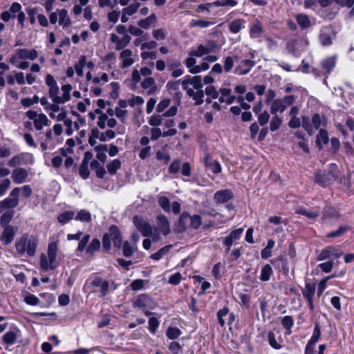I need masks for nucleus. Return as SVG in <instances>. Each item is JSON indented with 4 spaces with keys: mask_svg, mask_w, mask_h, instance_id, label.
Segmentation results:
<instances>
[{
    "mask_svg": "<svg viewBox=\"0 0 354 354\" xmlns=\"http://www.w3.org/2000/svg\"><path fill=\"white\" fill-rule=\"evenodd\" d=\"M75 212L73 211H65L63 213L60 214L58 217L57 220L58 221L62 224L64 225L69 222L71 220L75 218Z\"/></svg>",
    "mask_w": 354,
    "mask_h": 354,
    "instance_id": "c85d7f7f",
    "label": "nucleus"
},
{
    "mask_svg": "<svg viewBox=\"0 0 354 354\" xmlns=\"http://www.w3.org/2000/svg\"><path fill=\"white\" fill-rule=\"evenodd\" d=\"M205 163L206 167L214 174H218L221 171V165L217 160H212L207 158Z\"/></svg>",
    "mask_w": 354,
    "mask_h": 354,
    "instance_id": "2f4dec72",
    "label": "nucleus"
},
{
    "mask_svg": "<svg viewBox=\"0 0 354 354\" xmlns=\"http://www.w3.org/2000/svg\"><path fill=\"white\" fill-rule=\"evenodd\" d=\"M38 240L32 236L24 234L15 242V248L20 256L33 257L35 255Z\"/></svg>",
    "mask_w": 354,
    "mask_h": 354,
    "instance_id": "f03ea898",
    "label": "nucleus"
},
{
    "mask_svg": "<svg viewBox=\"0 0 354 354\" xmlns=\"http://www.w3.org/2000/svg\"><path fill=\"white\" fill-rule=\"evenodd\" d=\"M194 56H191L187 57L185 60V66H187V68L189 69V72L190 73L192 74V69H195V67L197 66V65H196V60L194 57H193Z\"/></svg>",
    "mask_w": 354,
    "mask_h": 354,
    "instance_id": "e2e57ef3",
    "label": "nucleus"
},
{
    "mask_svg": "<svg viewBox=\"0 0 354 354\" xmlns=\"http://www.w3.org/2000/svg\"><path fill=\"white\" fill-rule=\"evenodd\" d=\"M335 65V59L334 57H328L322 62V66L326 72L330 73Z\"/></svg>",
    "mask_w": 354,
    "mask_h": 354,
    "instance_id": "09e8293b",
    "label": "nucleus"
},
{
    "mask_svg": "<svg viewBox=\"0 0 354 354\" xmlns=\"http://www.w3.org/2000/svg\"><path fill=\"white\" fill-rule=\"evenodd\" d=\"M72 86L69 84H64L62 86L61 91L62 92V95L59 96V104H64L71 99V91H72Z\"/></svg>",
    "mask_w": 354,
    "mask_h": 354,
    "instance_id": "b1692460",
    "label": "nucleus"
},
{
    "mask_svg": "<svg viewBox=\"0 0 354 354\" xmlns=\"http://www.w3.org/2000/svg\"><path fill=\"white\" fill-rule=\"evenodd\" d=\"M121 161L119 159H114L106 165L109 174L113 175L121 167Z\"/></svg>",
    "mask_w": 354,
    "mask_h": 354,
    "instance_id": "c9c22d12",
    "label": "nucleus"
},
{
    "mask_svg": "<svg viewBox=\"0 0 354 354\" xmlns=\"http://www.w3.org/2000/svg\"><path fill=\"white\" fill-rule=\"evenodd\" d=\"M321 335L320 327L318 324L315 326L313 335L308 344L315 345L319 340Z\"/></svg>",
    "mask_w": 354,
    "mask_h": 354,
    "instance_id": "603ef678",
    "label": "nucleus"
},
{
    "mask_svg": "<svg viewBox=\"0 0 354 354\" xmlns=\"http://www.w3.org/2000/svg\"><path fill=\"white\" fill-rule=\"evenodd\" d=\"M13 216L12 212L7 211L4 212L0 219V223L3 225H7V224L11 221Z\"/></svg>",
    "mask_w": 354,
    "mask_h": 354,
    "instance_id": "774afa93",
    "label": "nucleus"
},
{
    "mask_svg": "<svg viewBox=\"0 0 354 354\" xmlns=\"http://www.w3.org/2000/svg\"><path fill=\"white\" fill-rule=\"evenodd\" d=\"M59 92V89L57 85L49 88V95L53 102L55 104H59V101L58 100L59 99V96L58 95Z\"/></svg>",
    "mask_w": 354,
    "mask_h": 354,
    "instance_id": "864d4df0",
    "label": "nucleus"
},
{
    "mask_svg": "<svg viewBox=\"0 0 354 354\" xmlns=\"http://www.w3.org/2000/svg\"><path fill=\"white\" fill-rule=\"evenodd\" d=\"M245 21L242 19H236L229 24V30L232 33L236 34L245 27Z\"/></svg>",
    "mask_w": 354,
    "mask_h": 354,
    "instance_id": "aec40b11",
    "label": "nucleus"
},
{
    "mask_svg": "<svg viewBox=\"0 0 354 354\" xmlns=\"http://www.w3.org/2000/svg\"><path fill=\"white\" fill-rule=\"evenodd\" d=\"M315 292V286L314 284L310 283H306L304 289L302 291L303 295L308 299V301L313 300V296Z\"/></svg>",
    "mask_w": 354,
    "mask_h": 354,
    "instance_id": "f704fd0d",
    "label": "nucleus"
},
{
    "mask_svg": "<svg viewBox=\"0 0 354 354\" xmlns=\"http://www.w3.org/2000/svg\"><path fill=\"white\" fill-rule=\"evenodd\" d=\"M100 245L101 243L100 240L97 239H93L87 247L86 252L91 255L100 249Z\"/></svg>",
    "mask_w": 354,
    "mask_h": 354,
    "instance_id": "a19ab883",
    "label": "nucleus"
},
{
    "mask_svg": "<svg viewBox=\"0 0 354 354\" xmlns=\"http://www.w3.org/2000/svg\"><path fill=\"white\" fill-rule=\"evenodd\" d=\"M233 195L230 190L224 189L216 192L214 194V199L218 203H223L230 201Z\"/></svg>",
    "mask_w": 354,
    "mask_h": 354,
    "instance_id": "a211bd4d",
    "label": "nucleus"
},
{
    "mask_svg": "<svg viewBox=\"0 0 354 354\" xmlns=\"http://www.w3.org/2000/svg\"><path fill=\"white\" fill-rule=\"evenodd\" d=\"M122 238L119 229L115 225H111L109 232L103 236L102 246L105 251L111 249V241L113 242L114 247L120 248L121 247Z\"/></svg>",
    "mask_w": 354,
    "mask_h": 354,
    "instance_id": "7ed1b4c3",
    "label": "nucleus"
},
{
    "mask_svg": "<svg viewBox=\"0 0 354 354\" xmlns=\"http://www.w3.org/2000/svg\"><path fill=\"white\" fill-rule=\"evenodd\" d=\"M16 53L21 59H29L34 60L38 57V53L35 49L28 50L26 48H19L17 50Z\"/></svg>",
    "mask_w": 354,
    "mask_h": 354,
    "instance_id": "6ab92c4d",
    "label": "nucleus"
},
{
    "mask_svg": "<svg viewBox=\"0 0 354 354\" xmlns=\"http://www.w3.org/2000/svg\"><path fill=\"white\" fill-rule=\"evenodd\" d=\"M342 254L343 252L342 251L338 250L337 248L332 246H328L320 252V253L317 256V259L318 261H323L331 257L338 258L341 257Z\"/></svg>",
    "mask_w": 354,
    "mask_h": 354,
    "instance_id": "f8f14e48",
    "label": "nucleus"
},
{
    "mask_svg": "<svg viewBox=\"0 0 354 354\" xmlns=\"http://www.w3.org/2000/svg\"><path fill=\"white\" fill-rule=\"evenodd\" d=\"M136 245L131 244L129 241H125L122 247L123 255L126 257H131L136 250Z\"/></svg>",
    "mask_w": 354,
    "mask_h": 354,
    "instance_id": "4c0bfd02",
    "label": "nucleus"
},
{
    "mask_svg": "<svg viewBox=\"0 0 354 354\" xmlns=\"http://www.w3.org/2000/svg\"><path fill=\"white\" fill-rule=\"evenodd\" d=\"M140 7V3L135 1L133 3L130 4L129 6L122 9V10L124 11V14H127L128 15L131 16L138 11Z\"/></svg>",
    "mask_w": 354,
    "mask_h": 354,
    "instance_id": "3c124183",
    "label": "nucleus"
},
{
    "mask_svg": "<svg viewBox=\"0 0 354 354\" xmlns=\"http://www.w3.org/2000/svg\"><path fill=\"white\" fill-rule=\"evenodd\" d=\"M332 180V175L330 173L323 174H317L315 177V181L319 185L322 187H326L329 185L330 182Z\"/></svg>",
    "mask_w": 354,
    "mask_h": 354,
    "instance_id": "bb28decb",
    "label": "nucleus"
},
{
    "mask_svg": "<svg viewBox=\"0 0 354 354\" xmlns=\"http://www.w3.org/2000/svg\"><path fill=\"white\" fill-rule=\"evenodd\" d=\"M192 216L187 212H183L179 218V223L184 228L190 227Z\"/></svg>",
    "mask_w": 354,
    "mask_h": 354,
    "instance_id": "37998d69",
    "label": "nucleus"
},
{
    "mask_svg": "<svg viewBox=\"0 0 354 354\" xmlns=\"http://www.w3.org/2000/svg\"><path fill=\"white\" fill-rule=\"evenodd\" d=\"M181 335V331L176 327H169L167 330V336L170 339H175Z\"/></svg>",
    "mask_w": 354,
    "mask_h": 354,
    "instance_id": "5fc2aeb1",
    "label": "nucleus"
},
{
    "mask_svg": "<svg viewBox=\"0 0 354 354\" xmlns=\"http://www.w3.org/2000/svg\"><path fill=\"white\" fill-rule=\"evenodd\" d=\"M328 136L326 130L320 129L317 136L316 145L321 149L322 145H326L328 142Z\"/></svg>",
    "mask_w": 354,
    "mask_h": 354,
    "instance_id": "a878e982",
    "label": "nucleus"
},
{
    "mask_svg": "<svg viewBox=\"0 0 354 354\" xmlns=\"http://www.w3.org/2000/svg\"><path fill=\"white\" fill-rule=\"evenodd\" d=\"M212 25V23L203 19H192L189 23V27H199L201 28H205Z\"/></svg>",
    "mask_w": 354,
    "mask_h": 354,
    "instance_id": "a18cd8bd",
    "label": "nucleus"
},
{
    "mask_svg": "<svg viewBox=\"0 0 354 354\" xmlns=\"http://www.w3.org/2000/svg\"><path fill=\"white\" fill-rule=\"evenodd\" d=\"M297 214H302L306 216L309 219L314 220L315 219L318 215L319 212L315 211L313 209H298L296 210Z\"/></svg>",
    "mask_w": 354,
    "mask_h": 354,
    "instance_id": "ea45409f",
    "label": "nucleus"
},
{
    "mask_svg": "<svg viewBox=\"0 0 354 354\" xmlns=\"http://www.w3.org/2000/svg\"><path fill=\"white\" fill-rule=\"evenodd\" d=\"M16 231L11 225H6L1 236V240L6 244L8 245L12 243L14 239Z\"/></svg>",
    "mask_w": 354,
    "mask_h": 354,
    "instance_id": "f3484780",
    "label": "nucleus"
},
{
    "mask_svg": "<svg viewBox=\"0 0 354 354\" xmlns=\"http://www.w3.org/2000/svg\"><path fill=\"white\" fill-rule=\"evenodd\" d=\"M255 65V62L250 59H243L239 62L234 68V73L239 75L248 74Z\"/></svg>",
    "mask_w": 354,
    "mask_h": 354,
    "instance_id": "9b49d317",
    "label": "nucleus"
},
{
    "mask_svg": "<svg viewBox=\"0 0 354 354\" xmlns=\"http://www.w3.org/2000/svg\"><path fill=\"white\" fill-rule=\"evenodd\" d=\"M229 313V310L227 308H223L219 310L217 313V317L218 319V322L221 326H224L225 324V321L224 319V317L227 316Z\"/></svg>",
    "mask_w": 354,
    "mask_h": 354,
    "instance_id": "13d9d810",
    "label": "nucleus"
},
{
    "mask_svg": "<svg viewBox=\"0 0 354 354\" xmlns=\"http://www.w3.org/2000/svg\"><path fill=\"white\" fill-rule=\"evenodd\" d=\"M155 80L151 77H146L141 83V86L144 89H147L150 88V90L148 91V94H152L155 92L156 87L155 86Z\"/></svg>",
    "mask_w": 354,
    "mask_h": 354,
    "instance_id": "393cba45",
    "label": "nucleus"
},
{
    "mask_svg": "<svg viewBox=\"0 0 354 354\" xmlns=\"http://www.w3.org/2000/svg\"><path fill=\"white\" fill-rule=\"evenodd\" d=\"M86 64V57L85 55L80 56L77 63L75 64L74 69L77 75L80 77L83 76L84 71L83 68Z\"/></svg>",
    "mask_w": 354,
    "mask_h": 354,
    "instance_id": "72a5a7b5",
    "label": "nucleus"
},
{
    "mask_svg": "<svg viewBox=\"0 0 354 354\" xmlns=\"http://www.w3.org/2000/svg\"><path fill=\"white\" fill-rule=\"evenodd\" d=\"M188 84H190L191 85H192L194 88L196 90L201 89L203 87L201 76L196 75V76L192 77V78H188V79L184 80L182 82L183 86H185Z\"/></svg>",
    "mask_w": 354,
    "mask_h": 354,
    "instance_id": "4be33fe9",
    "label": "nucleus"
},
{
    "mask_svg": "<svg viewBox=\"0 0 354 354\" xmlns=\"http://www.w3.org/2000/svg\"><path fill=\"white\" fill-rule=\"evenodd\" d=\"M108 146L106 145H101L95 148L96 151H97V154L96 156L97 159L104 163L106 159V155L104 151H107Z\"/></svg>",
    "mask_w": 354,
    "mask_h": 354,
    "instance_id": "58836bf2",
    "label": "nucleus"
},
{
    "mask_svg": "<svg viewBox=\"0 0 354 354\" xmlns=\"http://www.w3.org/2000/svg\"><path fill=\"white\" fill-rule=\"evenodd\" d=\"M17 339V333L14 331H8L4 334L3 341L5 344L12 345Z\"/></svg>",
    "mask_w": 354,
    "mask_h": 354,
    "instance_id": "8fccbe9b",
    "label": "nucleus"
},
{
    "mask_svg": "<svg viewBox=\"0 0 354 354\" xmlns=\"http://www.w3.org/2000/svg\"><path fill=\"white\" fill-rule=\"evenodd\" d=\"M348 230V227L346 226H341L336 231L328 233L326 236L328 238H335L338 237L343 235L345 232H346Z\"/></svg>",
    "mask_w": 354,
    "mask_h": 354,
    "instance_id": "bf43d9fd",
    "label": "nucleus"
},
{
    "mask_svg": "<svg viewBox=\"0 0 354 354\" xmlns=\"http://www.w3.org/2000/svg\"><path fill=\"white\" fill-rule=\"evenodd\" d=\"M80 175L82 178L86 179L88 178L90 172L88 167V160H83L79 169Z\"/></svg>",
    "mask_w": 354,
    "mask_h": 354,
    "instance_id": "de8ad7c7",
    "label": "nucleus"
},
{
    "mask_svg": "<svg viewBox=\"0 0 354 354\" xmlns=\"http://www.w3.org/2000/svg\"><path fill=\"white\" fill-rule=\"evenodd\" d=\"M263 32V26L259 20L253 22L250 29V36L252 38H258Z\"/></svg>",
    "mask_w": 354,
    "mask_h": 354,
    "instance_id": "5701e85b",
    "label": "nucleus"
},
{
    "mask_svg": "<svg viewBox=\"0 0 354 354\" xmlns=\"http://www.w3.org/2000/svg\"><path fill=\"white\" fill-rule=\"evenodd\" d=\"M133 223L138 231L141 232L143 236H151L153 229L151 225L148 222L143 221L139 216H136L133 218Z\"/></svg>",
    "mask_w": 354,
    "mask_h": 354,
    "instance_id": "9d476101",
    "label": "nucleus"
},
{
    "mask_svg": "<svg viewBox=\"0 0 354 354\" xmlns=\"http://www.w3.org/2000/svg\"><path fill=\"white\" fill-rule=\"evenodd\" d=\"M60 256L58 254V243L51 241L48 243L47 254L40 255V266L44 271L55 270L59 264Z\"/></svg>",
    "mask_w": 354,
    "mask_h": 354,
    "instance_id": "f257e3e1",
    "label": "nucleus"
},
{
    "mask_svg": "<svg viewBox=\"0 0 354 354\" xmlns=\"http://www.w3.org/2000/svg\"><path fill=\"white\" fill-rule=\"evenodd\" d=\"M154 230L158 234H155L153 241H158L160 239V234L167 236L171 233L170 222L168 218L163 214H158L156 218V226Z\"/></svg>",
    "mask_w": 354,
    "mask_h": 354,
    "instance_id": "20e7f679",
    "label": "nucleus"
},
{
    "mask_svg": "<svg viewBox=\"0 0 354 354\" xmlns=\"http://www.w3.org/2000/svg\"><path fill=\"white\" fill-rule=\"evenodd\" d=\"M91 285L95 287H99L100 289L101 297H104L109 293V283L107 281L100 277H95L91 282Z\"/></svg>",
    "mask_w": 354,
    "mask_h": 354,
    "instance_id": "dca6fc26",
    "label": "nucleus"
},
{
    "mask_svg": "<svg viewBox=\"0 0 354 354\" xmlns=\"http://www.w3.org/2000/svg\"><path fill=\"white\" fill-rule=\"evenodd\" d=\"M296 20L299 26L306 29L310 26V21L309 17L305 14H299L296 16Z\"/></svg>",
    "mask_w": 354,
    "mask_h": 354,
    "instance_id": "7c9ffc66",
    "label": "nucleus"
},
{
    "mask_svg": "<svg viewBox=\"0 0 354 354\" xmlns=\"http://www.w3.org/2000/svg\"><path fill=\"white\" fill-rule=\"evenodd\" d=\"M158 205L162 207V209L166 212H170L171 211V205L170 202L168 198L166 196H160L158 199Z\"/></svg>",
    "mask_w": 354,
    "mask_h": 354,
    "instance_id": "49530a36",
    "label": "nucleus"
},
{
    "mask_svg": "<svg viewBox=\"0 0 354 354\" xmlns=\"http://www.w3.org/2000/svg\"><path fill=\"white\" fill-rule=\"evenodd\" d=\"M218 49L217 44L213 41H208L205 44H200L196 50L191 51L189 55L197 57H201L205 55L215 52Z\"/></svg>",
    "mask_w": 354,
    "mask_h": 354,
    "instance_id": "6e6552de",
    "label": "nucleus"
},
{
    "mask_svg": "<svg viewBox=\"0 0 354 354\" xmlns=\"http://www.w3.org/2000/svg\"><path fill=\"white\" fill-rule=\"evenodd\" d=\"M281 123H282V120L279 116L275 115V116L272 117V118L270 121V130L272 131H274L277 130L280 127Z\"/></svg>",
    "mask_w": 354,
    "mask_h": 354,
    "instance_id": "4d7b16f0",
    "label": "nucleus"
},
{
    "mask_svg": "<svg viewBox=\"0 0 354 354\" xmlns=\"http://www.w3.org/2000/svg\"><path fill=\"white\" fill-rule=\"evenodd\" d=\"M339 217V213L331 207H326L323 212L322 219L326 220L329 218H337Z\"/></svg>",
    "mask_w": 354,
    "mask_h": 354,
    "instance_id": "79ce46f5",
    "label": "nucleus"
},
{
    "mask_svg": "<svg viewBox=\"0 0 354 354\" xmlns=\"http://www.w3.org/2000/svg\"><path fill=\"white\" fill-rule=\"evenodd\" d=\"M75 219L81 222H90L91 221V214L85 209L80 210L75 214Z\"/></svg>",
    "mask_w": 354,
    "mask_h": 354,
    "instance_id": "473e14b6",
    "label": "nucleus"
},
{
    "mask_svg": "<svg viewBox=\"0 0 354 354\" xmlns=\"http://www.w3.org/2000/svg\"><path fill=\"white\" fill-rule=\"evenodd\" d=\"M301 125L303 128L308 132V135L311 136L313 133V125L312 122H310L309 118L308 116H302V123Z\"/></svg>",
    "mask_w": 354,
    "mask_h": 354,
    "instance_id": "c03bdc74",
    "label": "nucleus"
},
{
    "mask_svg": "<svg viewBox=\"0 0 354 354\" xmlns=\"http://www.w3.org/2000/svg\"><path fill=\"white\" fill-rule=\"evenodd\" d=\"M129 105L134 107L138 105H142L144 103V100L140 96L133 95L131 99L128 100Z\"/></svg>",
    "mask_w": 354,
    "mask_h": 354,
    "instance_id": "338daca9",
    "label": "nucleus"
},
{
    "mask_svg": "<svg viewBox=\"0 0 354 354\" xmlns=\"http://www.w3.org/2000/svg\"><path fill=\"white\" fill-rule=\"evenodd\" d=\"M272 274V268L270 265L266 264L261 270L260 279L263 281H268L270 280Z\"/></svg>",
    "mask_w": 354,
    "mask_h": 354,
    "instance_id": "e433bc0d",
    "label": "nucleus"
},
{
    "mask_svg": "<svg viewBox=\"0 0 354 354\" xmlns=\"http://www.w3.org/2000/svg\"><path fill=\"white\" fill-rule=\"evenodd\" d=\"M162 115H153L149 120V124L151 126L158 127L161 124L162 121Z\"/></svg>",
    "mask_w": 354,
    "mask_h": 354,
    "instance_id": "680f3d73",
    "label": "nucleus"
},
{
    "mask_svg": "<svg viewBox=\"0 0 354 354\" xmlns=\"http://www.w3.org/2000/svg\"><path fill=\"white\" fill-rule=\"evenodd\" d=\"M171 248H172L171 245H166V246L160 248L158 252L152 254L150 256V258L155 261H158V260L161 259L163 257L167 255L169 253V252Z\"/></svg>",
    "mask_w": 354,
    "mask_h": 354,
    "instance_id": "c756f323",
    "label": "nucleus"
},
{
    "mask_svg": "<svg viewBox=\"0 0 354 354\" xmlns=\"http://www.w3.org/2000/svg\"><path fill=\"white\" fill-rule=\"evenodd\" d=\"M239 59V57L238 55H234V56H227L225 57L224 62H223V67L224 71L226 73H229L232 71L234 66V62H237Z\"/></svg>",
    "mask_w": 354,
    "mask_h": 354,
    "instance_id": "cd10ccee",
    "label": "nucleus"
},
{
    "mask_svg": "<svg viewBox=\"0 0 354 354\" xmlns=\"http://www.w3.org/2000/svg\"><path fill=\"white\" fill-rule=\"evenodd\" d=\"M152 35L156 40H163L167 37V32L162 28L156 29L153 30Z\"/></svg>",
    "mask_w": 354,
    "mask_h": 354,
    "instance_id": "052dcab7",
    "label": "nucleus"
},
{
    "mask_svg": "<svg viewBox=\"0 0 354 354\" xmlns=\"http://www.w3.org/2000/svg\"><path fill=\"white\" fill-rule=\"evenodd\" d=\"M294 101L295 97L293 95H288L283 99H277L273 100L270 108L271 113L275 114L277 112H283L288 106L291 105L294 102Z\"/></svg>",
    "mask_w": 354,
    "mask_h": 354,
    "instance_id": "0eeeda50",
    "label": "nucleus"
},
{
    "mask_svg": "<svg viewBox=\"0 0 354 354\" xmlns=\"http://www.w3.org/2000/svg\"><path fill=\"white\" fill-rule=\"evenodd\" d=\"M34 156L30 153H21L15 156L8 161L10 167H16L21 165H32L34 163Z\"/></svg>",
    "mask_w": 354,
    "mask_h": 354,
    "instance_id": "1a4fd4ad",
    "label": "nucleus"
},
{
    "mask_svg": "<svg viewBox=\"0 0 354 354\" xmlns=\"http://www.w3.org/2000/svg\"><path fill=\"white\" fill-rule=\"evenodd\" d=\"M59 15V24L62 27H68L71 24V20L66 9L57 10Z\"/></svg>",
    "mask_w": 354,
    "mask_h": 354,
    "instance_id": "412c9836",
    "label": "nucleus"
},
{
    "mask_svg": "<svg viewBox=\"0 0 354 354\" xmlns=\"http://www.w3.org/2000/svg\"><path fill=\"white\" fill-rule=\"evenodd\" d=\"M26 117L32 121L34 127L37 131H41L44 127L50 124V120L44 113H38L35 111L29 110L26 112Z\"/></svg>",
    "mask_w": 354,
    "mask_h": 354,
    "instance_id": "39448f33",
    "label": "nucleus"
},
{
    "mask_svg": "<svg viewBox=\"0 0 354 354\" xmlns=\"http://www.w3.org/2000/svg\"><path fill=\"white\" fill-rule=\"evenodd\" d=\"M156 158L159 160L164 161L165 164H167L170 159L169 155L164 149H161L157 151Z\"/></svg>",
    "mask_w": 354,
    "mask_h": 354,
    "instance_id": "69168bd1",
    "label": "nucleus"
},
{
    "mask_svg": "<svg viewBox=\"0 0 354 354\" xmlns=\"http://www.w3.org/2000/svg\"><path fill=\"white\" fill-rule=\"evenodd\" d=\"M28 176V171L21 167L14 169L12 173V180L17 184H21L26 182Z\"/></svg>",
    "mask_w": 354,
    "mask_h": 354,
    "instance_id": "2eb2a0df",
    "label": "nucleus"
},
{
    "mask_svg": "<svg viewBox=\"0 0 354 354\" xmlns=\"http://www.w3.org/2000/svg\"><path fill=\"white\" fill-rule=\"evenodd\" d=\"M133 52L130 49H123L120 53V59L122 60L121 67L125 68L134 63L132 58Z\"/></svg>",
    "mask_w": 354,
    "mask_h": 354,
    "instance_id": "4468645a",
    "label": "nucleus"
},
{
    "mask_svg": "<svg viewBox=\"0 0 354 354\" xmlns=\"http://www.w3.org/2000/svg\"><path fill=\"white\" fill-rule=\"evenodd\" d=\"M131 37L129 35H125V37H122L121 40L115 45V50H120L125 48L131 41Z\"/></svg>",
    "mask_w": 354,
    "mask_h": 354,
    "instance_id": "6e6d98bb",
    "label": "nucleus"
},
{
    "mask_svg": "<svg viewBox=\"0 0 354 354\" xmlns=\"http://www.w3.org/2000/svg\"><path fill=\"white\" fill-rule=\"evenodd\" d=\"M181 167V162L180 160L176 159L174 160L169 167V171L171 174H176L179 171Z\"/></svg>",
    "mask_w": 354,
    "mask_h": 354,
    "instance_id": "0e129e2a",
    "label": "nucleus"
},
{
    "mask_svg": "<svg viewBox=\"0 0 354 354\" xmlns=\"http://www.w3.org/2000/svg\"><path fill=\"white\" fill-rule=\"evenodd\" d=\"M19 187H15L10 193L9 197L0 201V213L6 209H12L19 204Z\"/></svg>",
    "mask_w": 354,
    "mask_h": 354,
    "instance_id": "423d86ee",
    "label": "nucleus"
},
{
    "mask_svg": "<svg viewBox=\"0 0 354 354\" xmlns=\"http://www.w3.org/2000/svg\"><path fill=\"white\" fill-rule=\"evenodd\" d=\"M151 304L152 301L149 296L141 295L134 301L133 306L134 308H138L142 310H145L147 308H152Z\"/></svg>",
    "mask_w": 354,
    "mask_h": 354,
    "instance_id": "ddd939ff",
    "label": "nucleus"
}]
</instances>
